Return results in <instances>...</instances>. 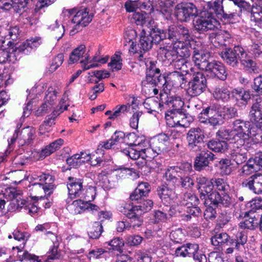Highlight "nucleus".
I'll return each instance as SVG.
<instances>
[{"instance_id":"20","label":"nucleus","mask_w":262,"mask_h":262,"mask_svg":"<svg viewBox=\"0 0 262 262\" xmlns=\"http://www.w3.org/2000/svg\"><path fill=\"white\" fill-rule=\"evenodd\" d=\"M214 159V155L211 152L202 151L198 156L195 158L194 167L196 170L201 171L205 167L208 166L210 161Z\"/></svg>"},{"instance_id":"60","label":"nucleus","mask_w":262,"mask_h":262,"mask_svg":"<svg viewBox=\"0 0 262 262\" xmlns=\"http://www.w3.org/2000/svg\"><path fill=\"white\" fill-rule=\"evenodd\" d=\"M103 232V227L100 222H95L92 227L88 231V234L90 238L97 239Z\"/></svg>"},{"instance_id":"59","label":"nucleus","mask_w":262,"mask_h":262,"mask_svg":"<svg viewBox=\"0 0 262 262\" xmlns=\"http://www.w3.org/2000/svg\"><path fill=\"white\" fill-rule=\"evenodd\" d=\"M28 204V202L25 200L23 199L20 197L18 198L16 196L15 198H13L11 200L8 210L10 211H14L22 208H24L25 209V206Z\"/></svg>"},{"instance_id":"28","label":"nucleus","mask_w":262,"mask_h":262,"mask_svg":"<svg viewBox=\"0 0 262 262\" xmlns=\"http://www.w3.org/2000/svg\"><path fill=\"white\" fill-rule=\"evenodd\" d=\"M246 186L256 194L262 193V174L251 176L245 182Z\"/></svg>"},{"instance_id":"30","label":"nucleus","mask_w":262,"mask_h":262,"mask_svg":"<svg viewBox=\"0 0 262 262\" xmlns=\"http://www.w3.org/2000/svg\"><path fill=\"white\" fill-rule=\"evenodd\" d=\"M259 217V215L252 211L246 212L245 219L239 225L242 228L254 229L258 225Z\"/></svg>"},{"instance_id":"40","label":"nucleus","mask_w":262,"mask_h":262,"mask_svg":"<svg viewBox=\"0 0 262 262\" xmlns=\"http://www.w3.org/2000/svg\"><path fill=\"white\" fill-rule=\"evenodd\" d=\"M231 92L228 88L225 86H218L213 91V96L217 100L227 102L231 97Z\"/></svg>"},{"instance_id":"48","label":"nucleus","mask_w":262,"mask_h":262,"mask_svg":"<svg viewBox=\"0 0 262 262\" xmlns=\"http://www.w3.org/2000/svg\"><path fill=\"white\" fill-rule=\"evenodd\" d=\"M230 236L225 232L217 233L211 238L212 244L217 247H220L227 243Z\"/></svg>"},{"instance_id":"17","label":"nucleus","mask_w":262,"mask_h":262,"mask_svg":"<svg viewBox=\"0 0 262 262\" xmlns=\"http://www.w3.org/2000/svg\"><path fill=\"white\" fill-rule=\"evenodd\" d=\"M191 42H192V40L190 35H189L188 38H183L181 40L173 42L174 48L176 49L179 56L187 58L190 56Z\"/></svg>"},{"instance_id":"52","label":"nucleus","mask_w":262,"mask_h":262,"mask_svg":"<svg viewBox=\"0 0 262 262\" xmlns=\"http://www.w3.org/2000/svg\"><path fill=\"white\" fill-rule=\"evenodd\" d=\"M220 173L222 176L229 175L233 171L231 161L227 159L221 160L217 165Z\"/></svg>"},{"instance_id":"7","label":"nucleus","mask_w":262,"mask_h":262,"mask_svg":"<svg viewBox=\"0 0 262 262\" xmlns=\"http://www.w3.org/2000/svg\"><path fill=\"white\" fill-rule=\"evenodd\" d=\"M198 10L192 3L179 4L175 8V15L180 21H188L197 15Z\"/></svg>"},{"instance_id":"45","label":"nucleus","mask_w":262,"mask_h":262,"mask_svg":"<svg viewBox=\"0 0 262 262\" xmlns=\"http://www.w3.org/2000/svg\"><path fill=\"white\" fill-rule=\"evenodd\" d=\"M150 34L152 36L155 43H159L161 40L167 38V34L166 30H163L158 28L155 23L153 27H150Z\"/></svg>"},{"instance_id":"61","label":"nucleus","mask_w":262,"mask_h":262,"mask_svg":"<svg viewBox=\"0 0 262 262\" xmlns=\"http://www.w3.org/2000/svg\"><path fill=\"white\" fill-rule=\"evenodd\" d=\"M82 58V46H79L77 48L75 49L70 54L69 59L68 61L69 64H72L77 63L79 61L82 62L80 60Z\"/></svg>"},{"instance_id":"32","label":"nucleus","mask_w":262,"mask_h":262,"mask_svg":"<svg viewBox=\"0 0 262 262\" xmlns=\"http://www.w3.org/2000/svg\"><path fill=\"white\" fill-rule=\"evenodd\" d=\"M35 133V129L32 127L27 126L23 128L17 138L19 144L22 145L30 144L34 139Z\"/></svg>"},{"instance_id":"64","label":"nucleus","mask_w":262,"mask_h":262,"mask_svg":"<svg viewBox=\"0 0 262 262\" xmlns=\"http://www.w3.org/2000/svg\"><path fill=\"white\" fill-rule=\"evenodd\" d=\"M247 241V234L246 231H239L236 235L235 247L237 249H241V246H244Z\"/></svg>"},{"instance_id":"11","label":"nucleus","mask_w":262,"mask_h":262,"mask_svg":"<svg viewBox=\"0 0 262 262\" xmlns=\"http://www.w3.org/2000/svg\"><path fill=\"white\" fill-rule=\"evenodd\" d=\"M251 121L254 124V127L262 130V99L258 98L252 104L249 112Z\"/></svg>"},{"instance_id":"58","label":"nucleus","mask_w":262,"mask_h":262,"mask_svg":"<svg viewBox=\"0 0 262 262\" xmlns=\"http://www.w3.org/2000/svg\"><path fill=\"white\" fill-rule=\"evenodd\" d=\"M122 61L120 53L116 52L112 56L111 62L108 63V66L113 71H118L122 68Z\"/></svg>"},{"instance_id":"21","label":"nucleus","mask_w":262,"mask_h":262,"mask_svg":"<svg viewBox=\"0 0 262 262\" xmlns=\"http://www.w3.org/2000/svg\"><path fill=\"white\" fill-rule=\"evenodd\" d=\"M158 193L161 199L165 203L170 204L176 198L174 185L167 183L158 188Z\"/></svg>"},{"instance_id":"42","label":"nucleus","mask_w":262,"mask_h":262,"mask_svg":"<svg viewBox=\"0 0 262 262\" xmlns=\"http://www.w3.org/2000/svg\"><path fill=\"white\" fill-rule=\"evenodd\" d=\"M207 147L215 152H224L228 148L226 142L219 139H212L207 143Z\"/></svg>"},{"instance_id":"10","label":"nucleus","mask_w":262,"mask_h":262,"mask_svg":"<svg viewBox=\"0 0 262 262\" xmlns=\"http://www.w3.org/2000/svg\"><path fill=\"white\" fill-rule=\"evenodd\" d=\"M210 57L209 52L202 49L201 47L193 48L192 60L199 69L204 71L207 68L210 63L208 61Z\"/></svg>"},{"instance_id":"22","label":"nucleus","mask_w":262,"mask_h":262,"mask_svg":"<svg viewBox=\"0 0 262 262\" xmlns=\"http://www.w3.org/2000/svg\"><path fill=\"white\" fill-rule=\"evenodd\" d=\"M108 58L107 55L99 57L97 54L91 58L86 54L84 56V59L83 60V71L98 67L102 64L106 63Z\"/></svg>"},{"instance_id":"46","label":"nucleus","mask_w":262,"mask_h":262,"mask_svg":"<svg viewBox=\"0 0 262 262\" xmlns=\"http://www.w3.org/2000/svg\"><path fill=\"white\" fill-rule=\"evenodd\" d=\"M42 43V40L40 37L35 36L27 39L23 42L21 46L18 48V52H24L28 48L35 49Z\"/></svg>"},{"instance_id":"37","label":"nucleus","mask_w":262,"mask_h":262,"mask_svg":"<svg viewBox=\"0 0 262 262\" xmlns=\"http://www.w3.org/2000/svg\"><path fill=\"white\" fill-rule=\"evenodd\" d=\"M239 59L241 64L247 71L250 72H258V69L255 62L248 56V54L245 52L244 49L241 55L239 56Z\"/></svg>"},{"instance_id":"26","label":"nucleus","mask_w":262,"mask_h":262,"mask_svg":"<svg viewBox=\"0 0 262 262\" xmlns=\"http://www.w3.org/2000/svg\"><path fill=\"white\" fill-rule=\"evenodd\" d=\"M19 28L16 26H11L8 24H5L0 26V35L2 37L16 40L20 34Z\"/></svg>"},{"instance_id":"36","label":"nucleus","mask_w":262,"mask_h":262,"mask_svg":"<svg viewBox=\"0 0 262 262\" xmlns=\"http://www.w3.org/2000/svg\"><path fill=\"white\" fill-rule=\"evenodd\" d=\"M124 142L128 144L129 147L135 146H143L147 143L145 140V137L137 136L134 133L127 134L124 136Z\"/></svg>"},{"instance_id":"47","label":"nucleus","mask_w":262,"mask_h":262,"mask_svg":"<svg viewBox=\"0 0 262 262\" xmlns=\"http://www.w3.org/2000/svg\"><path fill=\"white\" fill-rule=\"evenodd\" d=\"M88 162L93 166L97 165H104L105 162L102 157H98L97 154L91 155L83 152V163Z\"/></svg>"},{"instance_id":"6","label":"nucleus","mask_w":262,"mask_h":262,"mask_svg":"<svg viewBox=\"0 0 262 262\" xmlns=\"http://www.w3.org/2000/svg\"><path fill=\"white\" fill-rule=\"evenodd\" d=\"M200 123L209 124L211 126H216L222 123L219 108L215 106H210L203 109L199 115Z\"/></svg>"},{"instance_id":"16","label":"nucleus","mask_w":262,"mask_h":262,"mask_svg":"<svg viewBox=\"0 0 262 262\" xmlns=\"http://www.w3.org/2000/svg\"><path fill=\"white\" fill-rule=\"evenodd\" d=\"M170 137L166 134H160L155 137L151 144L152 150L157 154L166 151L169 144Z\"/></svg>"},{"instance_id":"23","label":"nucleus","mask_w":262,"mask_h":262,"mask_svg":"<svg viewBox=\"0 0 262 262\" xmlns=\"http://www.w3.org/2000/svg\"><path fill=\"white\" fill-rule=\"evenodd\" d=\"M197 188L202 199H205L206 195L209 193L213 189V186L209 180L202 175L196 178Z\"/></svg>"},{"instance_id":"1","label":"nucleus","mask_w":262,"mask_h":262,"mask_svg":"<svg viewBox=\"0 0 262 262\" xmlns=\"http://www.w3.org/2000/svg\"><path fill=\"white\" fill-rule=\"evenodd\" d=\"M217 136L229 141L230 144L243 146L250 138L255 143L262 142V130L251 125L250 123L241 119H236L232 123L231 129H222L217 133Z\"/></svg>"},{"instance_id":"14","label":"nucleus","mask_w":262,"mask_h":262,"mask_svg":"<svg viewBox=\"0 0 262 262\" xmlns=\"http://www.w3.org/2000/svg\"><path fill=\"white\" fill-rule=\"evenodd\" d=\"M243 50V48L239 46L235 47L233 49H226L221 53V56L227 64L235 67L238 64L239 56L241 55Z\"/></svg>"},{"instance_id":"53","label":"nucleus","mask_w":262,"mask_h":262,"mask_svg":"<svg viewBox=\"0 0 262 262\" xmlns=\"http://www.w3.org/2000/svg\"><path fill=\"white\" fill-rule=\"evenodd\" d=\"M186 231L181 228L172 230L170 233L169 237L174 243H180L185 239Z\"/></svg>"},{"instance_id":"54","label":"nucleus","mask_w":262,"mask_h":262,"mask_svg":"<svg viewBox=\"0 0 262 262\" xmlns=\"http://www.w3.org/2000/svg\"><path fill=\"white\" fill-rule=\"evenodd\" d=\"M219 110L222 120L231 119L237 116V110L233 107L224 106L220 108Z\"/></svg>"},{"instance_id":"55","label":"nucleus","mask_w":262,"mask_h":262,"mask_svg":"<svg viewBox=\"0 0 262 262\" xmlns=\"http://www.w3.org/2000/svg\"><path fill=\"white\" fill-rule=\"evenodd\" d=\"M170 78L173 84L180 86L182 88L185 86L187 82L186 78L182 73L175 71L170 74Z\"/></svg>"},{"instance_id":"3","label":"nucleus","mask_w":262,"mask_h":262,"mask_svg":"<svg viewBox=\"0 0 262 262\" xmlns=\"http://www.w3.org/2000/svg\"><path fill=\"white\" fill-rule=\"evenodd\" d=\"M191 80L188 82L187 94L191 97L201 94L206 89L207 80L204 75L201 72L190 69Z\"/></svg>"},{"instance_id":"50","label":"nucleus","mask_w":262,"mask_h":262,"mask_svg":"<svg viewBox=\"0 0 262 262\" xmlns=\"http://www.w3.org/2000/svg\"><path fill=\"white\" fill-rule=\"evenodd\" d=\"M18 52L16 48L8 47L7 49H0V63H4L8 60L11 61V58L15 57L16 53Z\"/></svg>"},{"instance_id":"5","label":"nucleus","mask_w":262,"mask_h":262,"mask_svg":"<svg viewBox=\"0 0 262 262\" xmlns=\"http://www.w3.org/2000/svg\"><path fill=\"white\" fill-rule=\"evenodd\" d=\"M34 177L35 179H38L39 181L45 182V184L40 183H34L32 185V190L38 194H42L43 192L48 195H50L53 191L54 185L53 183L55 178L50 174L39 172Z\"/></svg>"},{"instance_id":"19","label":"nucleus","mask_w":262,"mask_h":262,"mask_svg":"<svg viewBox=\"0 0 262 262\" xmlns=\"http://www.w3.org/2000/svg\"><path fill=\"white\" fill-rule=\"evenodd\" d=\"M167 97L166 94H160V99L158 97L148 98L145 99L143 104L148 112L151 113L152 112H157L163 105L164 103L167 102L164 100V99H165Z\"/></svg>"},{"instance_id":"57","label":"nucleus","mask_w":262,"mask_h":262,"mask_svg":"<svg viewBox=\"0 0 262 262\" xmlns=\"http://www.w3.org/2000/svg\"><path fill=\"white\" fill-rule=\"evenodd\" d=\"M232 97L237 101L242 100L247 102L250 99V95L249 92L242 89H235L231 92Z\"/></svg>"},{"instance_id":"44","label":"nucleus","mask_w":262,"mask_h":262,"mask_svg":"<svg viewBox=\"0 0 262 262\" xmlns=\"http://www.w3.org/2000/svg\"><path fill=\"white\" fill-rule=\"evenodd\" d=\"M63 140L60 138L47 145L42 149L41 154L42 156L48 157L50 156L56 150L59 149L63 145Z\"/></svg>"},{"instance_id":"9","label":"nucleus","mask_w":262,"mask_h":262,"mask_svg":"<svg viewBox=\"0 0 262 262\" xmlns=\"http://www.w3.org/2000/svg\"><path fill=\"white\" fill-rule=\"evenodd\" d=\"M204 138V131L200 127L191 128L188 132L186 137L188 148L194 151L200 150V144Z\"/></svg>"},{"instance_id":"2","label":"nucleus","mask_w":262,"mask_h":262,"mask_svg":"<svg viewBox=\"0 0 262 262\" xmlns=\"http://www.w3.org/2000/svg\"><path fill=\"white\" fill-rule=\"evenodd\" d=\"M193 25L195 29L200 33L208 31H214L220 27V24L214 17V14L206 11H203L200 13Z\"/></svg>"},{"instance_id":"18","label":"nucleus","mask_w":262,"mask_h":262,"mask_svg":"<svg viewBox=\"0 0 262 262\" xmlns=\"http://www.w3.org/2000/svg\"><path fill=\"white\" fill-rule=\"evenodd\" d=\"M230 34L225 30L219 29L209 35V39L211 42L216 48L223 46H226V42L230 38Z\"/></svg>"},{"instance_id":"12","label":"nucleus","mask_w":262,"mask_h":262,"mask_svg":"<svg viewBox=\"0 0 262 262\" xmlns=\"http://www.w3.org/2000/svg\"><path fill=\"white\" fill-rule=\"evenodd\" d=\"M118 210L131 220L129 223L130 227H133V228L136 229L141 225L142 220L140 217L141 215L136 214V211L131 209L130 203H124L120 204L118 206Z\"/></svg>"},{"instance_id":"62","label":"nucleus","mask_w":262,"mask_h":262,"mask_svg":"<svg viewBox=\"0 0 262 262\" xmlns=\"http://www.w3.org/2000/svg\"><path fill=\"white\" fill-rule=\"evenodd\" d=\"M258 170H259V167L254 163V161L250 159L247 163L242 167L241 172L244 174L249 175Z\"/></svg>"},{"instance_id":"13","label":"nucleus","mask_w":262,"mask_h":262,"mask_svg":"<svg viewBox=\"0 0 262 262\" xmlns=\"http://www.w3.org/2000/svg\"><path fill=\"white\" fill-rule=\"evenodd\" d=\"M167 31V38L174 42L183 38H188L190 33L187 28L183 25L170 26Z\"/></svg>"},{"instance_id":"29","label":"nucleus","mask_w":262,"mask_h":262,"mask_svg":"<svg viewBox=\"0 0 262 262\" xmlns=\"http://www.w3.org/2000/svg\"><path fill=\"white\" fill-rule=\"evenodd\" d=\"M150 191V186L148 183L141 182L139 183L134 190L130 195V199L132 201H138L141 200L143 197L148 195Z\"/></svg>"},{"instance_id":"38","label":"nucleus","mask_w":262,"mask_h":262,"mask_svg":"<svg viewBox=\"0 0 262 262\" xmlns=\"http://www.w3.org/2000/svg\"><path fill=\"white\" fill-rule=\"evenodd\" d=\"M180 168L178 167H170L167 168L164 175V179L165 180V183L174 185L178 181V176L180 172Z\"/></svg>"},{"instance_id":"4","label":"nucleus","mask_w":262,"mask_h":262,"mask_svg":"<svg viewBox=\"0 0 262 262\" xmlns=\"http://www.w3.org/2000/svg\"><path fill=\"white\" fill-rule=\"evenodd\" d=\"M199 203V199L192 192H186L183 195L180 203L186 207L187 213L183 216V220L189 221L191 219V216H198L201 214V209L197 206Z\"/></svg>"},{"instance_id":"35","label":"nucleus","mask_w":262,"mask_h":262,"mask_svg":"<svg viewBox=\"0 0 262 262\" xmlns=\"http://www.w3.org/2000/svg\"><path fill=\"white\" fill-rule=\"evenodd\" d=\"M159 52L161 55H164L166 59L170 61L175 60L179 56L176 49L174 48L173 42L170 45H167L161 47L159 49Z\"/></svg>"},{"instance_id":"49","label":"nucleus","mask_w":262,"mask_h":262,"mask_svg":"<svg viewBox=\"0 0 262 262\" xmlns=\"http://www.w3.org/2000/svg\"><path fill=\"white\" fill-rule=\"evenodd\" d=\"M153 206V202L150 200H144L143 202L139 205L133 206L130 204V208L134 211H136V213L137 215H141L142 213L150 210Z\"/></svg>"},{"instance_id":"8","label":"nucleus","mask_w":262,"mask_h":262,"mask_svg":"<svg viewBox=\"0 0 262 262\" xmlns=\"http://www.w3.org/2000/svg\"><path fill=\"white\" fill-rule=\"evenodd\" d=\"M146 76L142 83L145 85L146 82L151 84H164L166 83L165 77L161 75L160 70L157 68L154 61H150L149 64L146 63Z\"/></svg>"},{"instance_id":"43","label":"nucleus","mask_w":262,"mask_h":262,"mask_svg":"<svg viewBox=\"0 0 262 262\" xmlns=\"http://www.w3.org/2000/svg\"><path fill=\"white\" fill-rule=\"evenodd\" d=\"M223 0H216L214 2H209L207 3V9L205 11H208L213 14L214 13L218 17L224 14Z\"/></svg>"},{"instance_id":"31","label":"nucleus","mask_w":262,"mask_h":262,"mask_svg":"<svg viewBox=\"0 0 262 262\" xmlns=\"http://www.w3.org/2000/svg\"><path fill=\"white\" fill-rule=\"evenodd\" d=\"M145 145L143 146H135L133 147H128L127 148L122 150V152L126 156L129 157L133 160H137L140 156L144 158L146 151H148L149 149L145 148Z\"/></svg>"},{"instance_id":"15","label":"nucleus","mask_w":262,"mask_h":262,"mask_svg":"<svg viewBox=\"0 0 262 262\" xmlns=\"http://www.w3.org/2000/svg\"><path fill=\"white\" fill-rule=\"evenodd\" d=\"M204 71L210 74L211 76L217 77L222 80H225L227 78V73L225 66L218 61H210Z\"/></svg>"},{"instance_id":"39","label":"nucleus","mask_w":262,"mask_h":262,"mask_svg":"<svg viewBox=\"0 0 262 262\" xmlns=\"http://www.w3.org/2000/svg\"><path fill=\"white\" fill-rule=\"evenodd\" d=\"M184 114L182 111H168L165 114V119L169 125L171 126H178L181 118L184 117Z\"/></svg>"},{"instance_id":"27","label":"nucleus","mask_w":262,"mask_h":262,"mask_svg":"<svg viewBox=\"0 0 262 262\" xmlns=\"http://www.w3.org/2000/svg\"><path fill=\"white\" fill-rule=\"evenodd\" d=\"M133 19L137 25L148 28L153 27L155 24L154 20L149 16L148 14L144 11L135 12L133 14Z\"/></svg>"},{"instance_id":"33","label":"nucleus","mask_w":262,"mask_h":262,"mask_svg":"<svg viewBox=\"0 0 262 262\" xmlns=\"http://www.w3.org/2000/svg\"><path fill=\"white\" fill-rule=\"evenodd\" d=\"M64 13L66 14L67 13V15L69 16L74 15L72 22L74 24H75V26L70 32V35H73L75 34V31L80 27L81 22L82 21V11L78 10L76 8H74L72 9L67 10Z\"/></svg>"},{"instance_id":"34","label":"nucleus","mask_w":262,"mask_h":262,"mask_svg":"<svg viewBox=\"0 0 262 262\" xmlns=\"http://www.w3.org/2000/svg\"><path fill=\"white\" fill-rule=\"evenodd\" d=\"M154 40L150 33H147L144 29L140 33V38L138 46L141 49L146 51L150 49L152 46Z\"/></svg>"},{"instance_id":"24","label":"nucleus","mask_w":262,"mask_h":262,"mask_svg":"<svg viewBox=\"0 0 262 262\" xmlns=\"http://www.w3.org/2000/svg\"><path fill=\"white\" fill-rule=\"evenodd\" d=\"M199 251V246L197 244L187 243L177 248L175 254L177 256H193Z\"/></svg>"},{"instance_id":"25","label":"nucleus","mask_w":262,"mask_h":262,"mask_svg":"<svg viewBox=\"0 0 262 262\" xmlns=\"http://www.w3.org/2000/svg\"><path fill=\"white\" fill-rule=\"evenodd\" d=\"M232 144V150L231 151V158L237 164H242L246 161L247 157L246 156V147L245 145L238 146L236 144Z\"/></svg>"},{"instance_id":"63","label":"nucleus","mask_w":262,"mask_h":262,"mask_svg":"<svg viewBox=\"0 0 262 262\" xmlns=\"http://www.w3.org/2000/svg\"><path fill=\"white\" fill-rule=\"evenodd\" d=\"M184 104V101L179 96L172 97L169 101V105L171 108L169 111H181Z\"/></svg>"},{"instance_id":"41","label":"nucleus","mask_w":262,"mask_h":262,"mask_svg":"<svg viewBox=\"0 0 262 262\" xmlns=\"http://www.w3.org/2000/svg\"><path fill=\"white\" fill-rule=\"evenodd\" d=\"M14 254H17V259L20 261H29L30 262H39L38 257L34 255H31L26 250L20 249L18 247L12 248Z\"/></svg>"},{"instance_id":"56","label":"nucleus","mask_w":262,"mask_h":262,"mask_svg":"<svg viewBox=\"0 0 262 262\" xmlns=\"http://www.w3.org/2000/svg\"><path fill=\"white\" fill-rule=\"evenodd\" d=\"M67 187L71 197H72V195L76 197L80 195L81 193L82 182L80 180H78L77 182L68 183Z\"/></svg>"},{"instance_id":"51","label":"nucleus","mask_w":262,"mask_h":262,"mask_svg":"<svg viewBox=\"0 0 262 262\" xmlns=\"http://www.w3.org/2000/svg\"><path fill=\"white\" fill-rule=\"evenodd\" d=\"M179 59L176 61H173V65L176 70H180V73H186L189 74L190 73V63L187 61L186 59L184 58Z\"/></svg>"}]
</instances>
